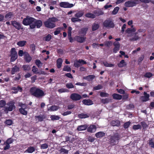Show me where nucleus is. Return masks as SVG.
<instances>
[{"instance_id": "obj_9", "label": "nucleus", "mask_w": 154, "mask_h": 154, "mask_svg": "<svg viewBox=\"0 0 154 154\" xmlns=\"http://www.w3.org/2000/svg\"><path fill=\"white\" fill-rule=\"evenodd\" d=\"M60 5L61 7L64 8H70L74 6L73 4H69L66 2H60Z\"/></svg>"}, {"instance_id": "obj_51", "label": "nucleus", "mask_w": 154, "mask_h": 154, "mask_svg": "<svg viewBox=\"0 0 154 154\" xmlns=\"http://www.w3.org/2000/svg\"><path fill=\"white\" fill-rule=\"evenodd\" d=\"M6 105V102L3 100H0V107L2 108Z\"/></svg>"}, {"instance_id": "obj_25", "label": "nucleus", "mask_w": 154, "mask_h": 154, "mask_svg": "<svg viewBox=\"0 0 154 154\" xmlns=\"http://www.w3.org/2000/svg\"><path fill=\"white\" fill-rule=\"evenodd\" d=\"M111 125L112 126H118L120 125V122L118 120L113 121L111 122Z\"/></svg>"}, {"instance_id": "obj_34", "label": "nucleus", "mask_w": 154, "mask_h": 154, "mask_svg": "<svg viewBox=\"0 0 154 154\" xmlns=\"http://www.w3.org/2000/svg\"><path fill=\"white\" fill-rule=\"evenodd\" d=\"M19 69L18 67L17 66H15L14 67H13L11 71V74H14L17 71H18L19 70Z\"/></svg>"}, {"instance_id": "obj_55", "label": "nucleus", "mask_w": 154, "mask_h": 154, "mask_svg": "<svg viewBox=\"0 0 154 154\" xmlns=\"http://www.w3.org/2000/svg\"><path fill=\"white\" fill-rule=\"evenodd\" d=\"M137 34V32H136L135 33V35L134 36L131 37V38H130V40L131 41H136L138 40L139 39V37L138 36L136 35Z\"/></svg>"}, {"instance_id": "obj_61", "label": "nucleus", "mask_w": 154, "mask_h": 154, "mask_svg": "<svg viewBox=\"0 0 154 154\" xmlns=\"http://www.w3.org/2000/svg\"><path fill=\"white\" fill-rule=\"evenodd\" d=\"M49 19L51 21H52L53 23L57 21H58V19L55 17L50 18H49Z\"/></svg>"}, {"instance_id": "obj_21", "label": "nucleus", "mask_w": 154, "mask_h": 154, "mask_svg": "<svg viewBox=\"0 0 154 154\" xmlns=\"http://www.w3.org/2000/svg\"><path fill=\"white\" fill-rule=\"evenodd\" d=\"M63 61L61 58H58L57 61V67L58 68H60L61 67Z\"/></svg>"}, {"instance_id": "obj_29", "label": "nucleus", "mask_w": 154, "mask_h": 154, "mask_svg": "<svg viewBox=\"0 0 154 154\" xmlns=\"http://www.w3.org/2000/svg\"><path fill=\"white\" fill-rule=\"evenodd\" d=\"M105 134L103 132H99L95 134V136L97 138H100L105 135Z\"/></svg>"}, {"instance_id": "obj_36", "label": "nucleus", "mask_w": 154, "mask_h": 154, "mask_svg": "<svg viewBox=\"0 0 154 154\" xmlns=\"http://www.w3.org/2000/svg\"><path fill=\"white\" fill-rule=\"evenodd\" d=\"M86 17L88 18H94L95 17V15L92 13H88L85 14Z\"/></svg>"}, {"instance_id": "obj_53", "label": "nucleus", "mask_w": 154, "mask_h": 154, "mask_svg": "<svg viewBox=\"0 0 154 154\" xmlns=\"http://www.w3.org/2000/svg\"><path fill=\"white\" fill-rule=\"evenodd\" d=\"M58 91L60 93H62L63 92H69V91L66 89L61 88L59 89L58 90Z\"/></svg>"}, {"instance_id": "obj_4", "label": "nucleus", "mask_w": 154, "mask_h": 154, "mask_svg": "<svg viewBox=\"0 0 154 154\" xmlns=\"http://www.w3.org/2000/svg\"><path fill=\"white\" fill-rule=\"evenodd\" d=\"M10 56L11 57V61L13 62L16 60L17 58V53L15 48H12L10 51Z\"/></svg>"}, {"instance_id": "obj_28", "label": "nucleus", "mask_w": 154, "mask_h": 154, "mask_svg": "<svg viewBox=\"0 0 154 154\" xmlns=\"http://www.w3.org/2000/svg\"><path fill=\"white\" fill-rule=\"evenodd\" d=\"M26 43V41H21L18 42L17 44L20 47H23L24 46Z\"/></svg>"}, {"instance_id": "obj_59", "label": "nucleus", "mask_w": 154, "mask_h": 154, "mask_svg": "<svg viewBox=\"0 0 154 154\" xmlns=\"http://www.w3.org/2000/svg\"><path fill=\"white\" fill-rule=\"evenodd\" d=\"M72 30V28L71 27H69L68 31V35H69L70 36L71 35Z\"/></svg>"}, {"instance_id": "obj_56", "label": "nucleus", "mask_w": 154, "mask_h": 154, "mask_svg": "<svg viewBox=\"0 0 154 154\" xmlns=\"http://www.w3.org/2000/svg\"><path fill=\"white\" fill-rule=\"evenodd\" d=\"M5 123L7 125H10L12 124L13 122L11 120L8 119L5 121Z\"/></svg>"}, {"instance_id": "obj_60", "label": "nucleus", "mask_w": 154, "mask_h": 154, "mask_svg": "<svg viewBox=\"0 0 154 154\" xmlns=\"http://www.w3.org/2000/svg\"><path fill=\"white\" fill-rule=\"evenodd\" d=\"M25 51L23 52L22 50H20L18 52V54L20 57H22L23 55L24 56Z\"/></svg>"}, {"instance_id": "obj_33", "label": "nucleus", "mask_w": 154, "mask_h": 154, "mask_svg": "<svg viewBox=\"0 0 154 154\" xmlns=\"http://www.w3.org/2000/svg\"><path fill=\"white\" fill-rule=\"evenodd\" d=\"M136 29L135 28H128L126 31V32L128 34L132 33L135 32Z\"/></svg>"}, {"instance_id": "obj_26", "label": "nucleus", "mask_w": 154, "mask_h": 154, "mask_svg": "<svg viewBox=\"0 0 154 154\" xmlns=\"http://www.w3.org/2000/svg\"><path fill=\"white\" fill-rule=\"evenodd\" d=\"M126 65V63L124 60H122L118 63V66L119 67H122L125 66Z\"/></svg>"}, {"instance_id": "obj_1", "label": "nucleus", "mask_w": 154, "mask_h": 154, "mask_svg": "<svg viewBox=\"0 0 154 154\" xmlns=\"http://www.w3.org/2000/svg\"><path fill=\"white\" fill-rule=\"evenodd\" d=\"M30 92L32 95L37 97H40L45 95L44 92L42 90L35 87L31 88L30 90Z\"/></svg>"}, {"instance_id": "obj_42", "label": "nucleus", "mask_w": 154, "mask_h": 154, "mask_svg": "<svg viewBox=\"0 0 154 154\" xmlns=\"http://www.w3.org/2000/svg\"><path fill=\"white\" fill-rule=\"evenodd\" d=\"M63 70L64 71L69 72L71 71V69L69 66L66 65L64 66L63 69Z\"/></svg>"}, {"instance_id": "obj_11", "label": "nucleus", "mask_w": 154, "mask_h": 154, "mask_svg": "<svg viewBox=\"0 0 154 154\" xmlns=\"http://www.w3.org/2000/svg\"><path fill=\"white\" fill-rule=\"evenodd\" d=\"M97 127L94 125H90L87 128L88 132L91 133H94L96 131Z\"/></svg>"}, {"instance_id": "obj_47", "label": "nucleus", "mask_w": 154, "mask_h": 154, "mask_svg": "<svg viewBox=\"0 0 154 154\" xmlns=\"http://www.w3.org/2000/svg\"><path fill=\"white\" fill-rule=\"evenodd\" d=\"M80 62V60H79L78 61H76L74 62V66L76 67H79L81 65Z\"/></svg>"}, {"instance_id": "obj_43", "label": "nucleus", "mask_w": 154, "mask_h": 154, "mask_svg": "<svg viewBox=\"0 0 154 154\" xmlns=\"http://www.w3.org/2000/svg\"><path fill=\"white\" fill-rule=\"evenodd\" d=\"M35 63L38 67H41L42 65V63L39 60H36L35 61Z\"/></svg>"}, {"instance_id": "obj_22", "label": "nucleus", "mask_w": 154, "mask_h": 154, "mask_svg": "<svg viewBox=\"0 0 154 154\" xmlns=\"http://www.w3.org/2000/svg\"><path fill=\"white\" fill-rule=\"evenodd\" d=\"M88 126L87 125H83L79 126L77 128V129L79 131H84L86 129Z\"/></svg>"}, {"instance_id": "obj_32", "label": "nucleus", "mask_w": 154, "mask_h": 154, "mask_svg": "<svg viewBox=\"0 0 154 154\" xmlns=\"http://www.w3.org/2000/svg\"><path fill=\"white\" fill-rule=\"evenodd\" d=\"M88 30V28H84L82 29L79 32V34L82 35H85L87 30Z\"/></svg>"}, {"instance_id": "obj_62", "label": "nucleus", "mask_w": 154, "mask_h": 154, "mask_svg": "<svg viewBox=\"0 0 154 154\" xmlns=\"http://www.w3.org/2000/svg\"><path fill=\"white\" fill-rule=\"evenodd\" d=\"M32 71L35 73H38L39 72H37L38 69L34 66H33L32 69Z\"/></svg>"}, {"instance_id": "obj_57", "label": "nucleus", "mask_w": 154, "mask_h": 154, "mask_svg": "<svg viewBox=\"0 0 154 154\" xmlns=\"http://www.w3.org/2000/svg\"><path fill=\"white\" fill-rule=\"evenodd\" d=\"M71 20L73 22L80 21L81 20L78 18L73 17L71 18Z\"/></svg>"}, {"instance_id": "obj_64", "label": "nucleus", "mask_w": 154, "mask_h": 154, "mask_svg": "<svg viewBox=\"0 0 154 154\" xmlns=\"http://www.w3.org/2000/svg\"><path fill=\"white\" fill-rule=\"evenodd\" d=\"M130 122H128L125 123L124 125V127L125 128H128L130 124Z\"/></svg>"}, {"instance_id": "obj_46", "label": "nucleus", "mask_w": 154, "mask_h": 154, "mask_svg": "<svg viewBox=\"0 0 154 154\" xmlns=\"http://www.w3.org/2000/svg\"><path fill=\"white\" fill-rule=\"evenodd\" d=\"M49 5H56L57 1L53 0H50L48 1Z\"/></svg>"}, {"instance_id": "obj_35", "label": "nucleus", "mask_w": 154, "mask_h": 154, "mask_svg": "<svg viewBox=\"0 0 154 154\" xmlns=\"http://www.w3.org/2000/svg\"><path fill=\"white\" fill-rule=\"evenodd\" d=\"M114 99H115L120 100L122 98V96L119 94H114L113 95Z\"/></svg>"}, {"instance_id": "obj_63", "label": "nucleus", "mask_w": 154, "mask_h": 154, "mask_svg": "<svg viewBox=\"0 0 154 154\" xmlns=\"http://www.w3.org/2000/svg\"><path fill=\"white\" fill-rule=\"evenodd\" d=\"M75 85H79V86H85L87 85V83H85V82H83V83L77 82L75 84Z\"/></svg>"}, {"instance_id": "obj_2", "label": "nucleus", "mask_w": 154, "mask_h": 154, "mask_svg": "<svg viewBox=\"0 0 154 154\" xmlns=\"http://www.w3.org/2000/svg\"><path fill=\"white\" fill-rule=\"evenodd\" d=\"M34 21H35L34 18L27 16L23 19V23L26 26L29 25L31 28L33 29L35 28V26L33 25V23H34Z\"/></svg>"}, {"instance_id": "obj_17", "label": "nucleus", "mask_w": 154, "mask_h": 154, "mask_svg": "<svg viewBox=\"0 0 154 154\" xmlns=\"http://www.w3.org/2000/svg\"><path fill=\"white\" fill-rule=\"evenodd\" d=\"M12 90L14 91H11L12 94H16L17 93L18 91H21L22 89L21 88L17 86V87H12Z\"/></svg>"}, {"instance_id": "obj_49", "label": "nucleus", "mask_w": 154, "mask_h": 154, "mask_svg": "<svg viewBox=\"0 0 154 154\" xmlns=\"http://www.w3.org/2000/svg\"><path fill=\"white\" fill-rule=\"evenodd\" d=\"M94 13L97 15H102L103 14V12L100 10L95 11Z\"/></svg>"}, {"instance_id": "obj_15", "label": "nucleus", "mask_w": 154, "mask_h": 154, "mask_svg": "<svg viewBox=\"0 0 154 154\" xmlns=\"http://www.w3.org/2000/svg\"><path fill=\"white\" fill-rule=\"evenodd\" d=\"M144 96L141 97V100L143 102H146L149 100V94H147L146 92H144Z\"/></svg>"}, {"instance_id": "obj_7", "label": "nucleus", "mask_w": 154, "mask_h": 154, "mask_svg": "<svg viewBox=\"0 0 154 154\" xmlns=\"http://www.w3.org/2000/svg\"><path fill=\"white\" fill-rule=\"evenodd\" d=\"M104 26L108 28H112L114 26V25L112 21L109 19L106 20L103 23Z\"/></svg>"}, {"instance_id": "obj_3", "label": "nucleus", "mask_w": 154, "mask_h": 154, "mask_svg": "<svg viewBox=\"0 0 154 154\" xmlns=\"http://www.w3.org/2000/svg\"><path fill=\"white\" fill-rule=\"evenodd\" d=\"M14 103L13 101H10L6 104V106L4 107V110L5 112L8 113V111H11L15 108Z\"/></svg>"}, {"instance_id": "obj_37", "label": "nucleus", "mask_w": 154, "mask_h": 154, "mask_svg": "<svg viewBox=\"0 0 154 154\" xmlns=\"http://www.w3.org/2000/svg\"><path fill=\"white\" fill-rule=\"evenodd\" d=\"M103 63L105 66L106 67H113L114 66V65L113 64L109 63L106 61L103 62Z\"/></svg>"}, {"instance_id": "obj_30", "label": "nucleus", "mask_w": 154, "mask_h": 154, "mask_svg": "<svg viewBox=\"0 0 154 154\" xmlns=\"http://www.w3.org/2000/svg\"><path fill=\"white\" fill-rule=\"evenodd\" d=\"M99 27V25L98 23H94L92 26V28L93 31L97 30Z\"/></svg>"}, {"instance_id": "obj_27", "label": "nucleus", "mask_w": 154, "mask_h": 154, "mask_svg": "<svg viewBox=\"0 0 154 154\" xmlns=\"http://www.w3.org/2000/svg\"><path fill=\"white\" fill-rule=\"evenodd\" d=\"M59 108V107L55 106H51L50 108L48 109V110L50 111H54L57 110Z\"/></svg>"}, {"instance_id": "obj_5", "label": "nucleus", "mask_w": 154, "mask_h": 154, "mask_svg": "<svg viewBox=\"0 0 154 154\" xmlns=\"http://www.w3.org/2000/svg\"><path fill=\"white\" fill-rule=\"evenodd\" d=\"M19 106L21 107L19 109L20 112L23 115H26L27 113L26 110L27 106L21 103H19Z\"/></svg>"}, {"instance_id": "obj_41", "label": "nucleus", "mask_w": 154, "mask_h": 154, "mask_svg": "<svg viewBox=\"0 0 154 154\" xmlns=\"http://www.w3.org/2000/svg\"><path fill=\"white\" fill-rule=\"evenodd\" d=\"M50 118L52 120H58L60 119L59 116L53 115L51 116Z\"/></svg>"}, {"instance_id": "obj_12", "label": "nucleus", "mask_w": 154, "mask_h": 154, "mask_svg": "<svg viewBox=\"0 0 154 154\" xmlns=\"http://www.w3.org/2000/svg\"><path fill=\"white\" fill-rule=\"evenodd\" d=\"M114 48L113 50V52L116 53L119 49L120 45L119 42H115L114 43Z\"/></svg>"}, {"instance_id": "obj_40", "label": "nucleus", "mask_w": 154, "mask_h": 154, "mask_svg": "<svg viewBox=\"0 0 154 154\" xmlns=\"http://www.w3.org/2000/svg\"><path fill=\"white\" fill-rule=\"evenodd\" d=\"M51 38V35L48 34L47 36L44 37L43 40L45 41L48 42L50 40Z\"/></svg>"}, {"instance_id": "obj_8", "label": "nucleus", "mask_w": 154, "mask_h": 154, "mask_svg": "<svg viewBox=\"0 0 154 154\" xmlns=\"http://www.w3.org/2000/svg\"><path fill=\"white\" fill-rule=\"evenodd\" d=\"M82 98V97L77 93H73L70 95V98L73 100H79Z\"/></svg>"}, {"instance_id": "obj_52", "label": "nucleus", "mask_w": 154, "mask_h": 154, "mask_svg": "<svg viewBox=\"0 0 154 154\" xmlns=\"http://www.w3.org/2000/svg\"><path fill=\"white\" fill-rule=\"evenodd\" d=\"M141 128V126L140 125H134L133 126V128L134 130L140 129Z\"/></svg>"}, {"instance_id": "obj_48", "label": "nucleus", "mask_w": 154, "mask_h": 154, "mask_svg": "<svg viewBox=\"0 0 154 154\" xmlns=\"http://www.w3.org/2000/svg\"><path fill=\"white\" fill-rule=\"evenodd\" d=\"M119 10V8L118 7H116L114 8L113 11L112 12V14L113 15L116 14L118 12Z\"/></svg>"}, {"instance_id": "obj_31", "label": "nucleus", "mask_w": 154, "mask_h": 154, "mask_svg": "<svg viewBox=\"0 0 154 154\" xmlns=\"http://www.w3.org/2000/svg\"><path fill=\"white\" fill-rule=\"evenodd\" d=\"M112 42L110 41H106L104 42V45L106 47H109L112 45Z\"/></svg>"}, {"instance_id": "obj_38", "label": "nucleus", "mask_w": 154, "mask_h": 154, "mask_svg": "<svg viewBox=\"0 0 154 154\" xmlns=\"http://www.w3.org/2000/svg\"><path fill=\"white\" fill-rule=\"evenodd\" d=\"M23 70L25 71H29L30 70V66L28 65H25L23 66Z\"/></svg>"}, {"instance_id": "obj_19", "label": "nucleus", "mask_w": 154, "mask_h": 154, "mask_svg": "<svg viewBox=\"0 0 154 154\" xmlns=\"http://www.w3.org/2000/svg\"><path fill=\"white\" fill-rule=\"evenodd\" d=\"M11 24L17 29H19L21 28L20 24L16 21H11Z\"/></svg>"}, {"instance_id": "obj_10", "label": "nucleus", "mask_w": 154, "mask_h": 154, "mask_svg": "<svg viewBox=\"0 0 154 154\" xmlns=\"http://www.w3.org/2000/svg\"><path fill=\"white\" fill-rule=\"evenodd\" d=\"M45 26L49 28H53L55 26V24L48 19L44 23Z\"/></svg>"}, {"instance_id": "obj_6", "label": "nucleus", "mask_w": 154, "mask_h": 154, "mask_svg": "<svg viewBox=\"0 0 154 154\" xmlns=\"http://www.w3.org/2000/svg\"><path fill=\"white\" fill-rule=\"evenodd\" d=\"M137 2H138L137 0H130L125 3V5L126 7H133L136 5Z\"/></svg>"}, {"instance_id": "obj_23", "label": "nucleus", "mask_w": 154, "mask_h": 154, "mask_svg": "<svg viewBox=\"0 0 154 154\" xmlns=\"http://www.w3.org/2000/svg\"><path fill=\"white\" fill-rule=\"evenodd\" d=\"M84 12L82 11H77L75 14V16L77 18L82 17L84 14Z\"/></svg>"}, {"instance_id": "obj_16", "label": "nucleus", "mask_w": 154, "mask_h": 154, "mask_svg": "<svg viewBox=\"0 0 154 154\" xmlns=\"http://www.w3.org/2000/svg\"><path fill=\"white\" fill-rule=\"evenodd\" d=\"M24 57L26 61L28 63L29 62L32 60L31 57L28 53L26 51H25Z\"/></svg>"}, {"instance_id": "obj_58", "label": "nucleus", "mask_w": 154, "mask_h": 154, "mask_svg": "<svg viewBox=\"0 0 154 154\" xmlns=\"http://www.w3.org/2000/svg\"><path fill=\"white\" fill-rule=\"evenodd\" d=\"M111 100L108 98L103 99L102 100V102L103 103H106L110 101Z\"/></svg>"}, {"instance_id": "obj_18", "label": "nucleus", "mask_w": 154, "mask_h": 154, "mask_svg": "<svg viewBox=\"0 0 154 154\" xmlns=\"http://www.w3.org/2000/svg\"><path fill=\"white\" fill-rule=\"evenodd\" d=\"M34 21L33 25L35 26V28L36 26L37 28H39L42 26V23L41 20H36L35 19Z\"/></svg>"}, {"instance_id": "obj_54", "label": "nucleus", "mask_w": 154, "mask_h": 154, "mask_svg": "<svg viewBox=\"0 0 154 154\" xmlns=\"http://www.w3.org/2000/svg\"><path fill=\"white\" fill-rule=\"evenodd\" d=\"M66 87L68 88H72L74 87V85L72 83H68L66 85Z\"/></svg>"}, {"instance_id": "obj_24", "label": "nucleus", "mask_w": 154, "mask_h": 154, "mask_svg": "<svg viewBox=\"0 0 154 154\" xmlns=\"http://www.w3.org/2000/svg\"><path fill=\"white\" fill-rule=\"evenodd\" d=\"M95 76L93 75H90L88 76H85L83 77L84 79L87 80L88 81H90L94 79Z\"/></svg>"}, {"instance_id": "obj_50", "label": "nucleus", "mask_w": 154, "mask_h": 154, "mask_svg": "<svg viewBox=\"0 0 154 154\" xmlns=\"http://www.w3.org/2000/svg\"><path fill=\"white\" fill-rule=\"evenodd\" d=\"M44 118L45 117L43 116H39L36 117V120L40 121H43Z\"/></svg>"}, {"instance_id": "obj_20", "label": "nucleus", "mask_w": 154, "mask_h": 154, "mask_svg": "<svg viewBox=\"0 0 154 154\" xmlns=\"http://www.w3.org/2000/svg\"><path fill=\"white\" fill-rule=\"evenodd\" d=\"M82 102L86 105H90L93 104L92 101L90 100H84L82 101Z\"/></svg>"}, {"instance_id": "obj_39", "label": "nucleus", "mask_w": 154, "mask_h": 154, "mask_svg": "<svg viewBox=\"0 0 154 154\" xmlns=\"http://www.w3.org/2000/svg\"><path fill=\"white\" fill-rule=\"evenodd\" d=\"M35 150V148L33 147L30 146L27 148L26 151L29 153H32Z\"/></svg>"}, {"instance_id": "obj_14", "label": "nucleus", "mask_w": 154, "mask_h": 154, "mask_svg": "<svg viewBox=\"0 0 154 154\" xmlns=\"http://www.w3.org/2000/svg\"><path fill=\"white\" fill-rule=\"evenodd\" d=\"M74 39L76 41L82 43L85 41L86 38L84 37L77 36L75 37Z\"/></svg>"}, {"instance_id": "obj_13", "label": "nucleus", "mask_w": 154, "mask_h": 154, "mask_svg": "<svg viewBox=\"0 0 154 154\" xmlns=\"http://www.w3.org/2000/svg\"><path fill=\"white\" fill-rule=\"evenodd\" d=\"M119 139V137L118 135H115L111 138V143H112L113 144H115L118 143V140Z\"/></svg>"}, {"instance_id": "obj_44", "label": "nucleus", "mask_w": 154, "mask_h": 154, "mask_svg": "<svg viewBox=\"0 0 154 154\" xmlns=\"http://www.w3.org/2000/svg\"><path fill=\"white\" fill-rule=\"evenodd\" d=\"M78 117L79 118L81 119L85 118L88 117L89 116L86 114L82 113L79 114L78 115Z\"/></svg>"}, {"instance_id": "obj_45", "label": "nucleus", "mask_w": 154, "mask_h": 154, "mask_svg": "<svg viewBox=\"0 0 154 154\" xmlns=\"http://www.w3.org/2000/svg\"><path fill=\"white\" fill-rule=\"evenodd\" d=\"M13 14L11 12H9L6 15L5 18L7 20H10Z\"/></svg>"}]
</instances>
